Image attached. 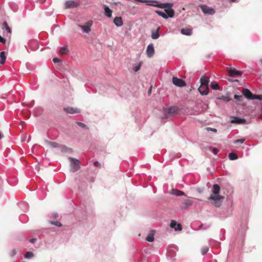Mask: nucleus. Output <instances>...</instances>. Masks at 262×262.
I'll list each match as a JSON object with an SVG mask.
<instances>
[{
	"label": "nucleus",
	"instance_id": "f257e3e1",
	"mask_svg": "<svg viewBox=\"0 0 262 262\" xmlns=\"http://www.w3.org/2000/svg\"><path fill=\"white\" fill-rule=\"evenodd\" d=\"M233 210L232 203L229 204L226 207H223L220 214V217L225 219L230 216L232 214Z\"/></svg>",
	"mask_w": 262,
	"mask_h": 262
},
{
	"label": "nucleus",
	"instance_id": "f03ea898",
	"mask_svg": "<svg viewBox=\"0 0 262 262\" xmlns=\"http://www.w3.org/2000/svg\"><path fill=\"white\" fill-rule=\"evenodd\" d=\"M156 12L158 15L165 19L172 18L174 15V11L173 9H164V11L157 10Z\"/></svg>",
	"mask_w": 262,
	"mask_h": 262
},
{
	"label": "nucleus",
	"instance_id": "7ed1b4c3",
	"mask_svg": "<svg viewBox=\"0 0 262 262\" xmlns=\"http://www.w3.org/2000/svg\"><path fill=\"white\" fill-rule=\"evenodd\" d=\"M179 108L177 106H170L163 110L164 115L165 118L174 116L178 112Z\"/></svg>",
	"mask_w": 262,
	"mask_h": 262
},
{
	"label": "nucleus",
	"instance_id": "20e7f679",
	"mask_svg": "<svg viewBox=\"0 0 262 262\" xmlns=\"http://www.w3.org/2000/svg\"><path fill=\"white\" fill-rule=\"evenodd\" d=\"M70 162L71 171L74 172L78 171L80 168V162L78 160L70 157L69 158Z\"/></svg>",
	"mask_w": 262,
	"mask_h": 262
},
{
	"label": "nucleus",
	"instance_id": "39448f33",
	"mask_svg": "<svg viewBox=\"0 0 262 262\" xmlns=\"http://www.w3.org/2000/svg\"><path fill=\"white\" fill-rule=\"evenodd\" d=\"M224 197L220 195H213L211 194L209 198V200L213 201L212 203L216 207H220L222 203V201L224 199Z\"/></svg>",
	"mask_w": 262,
	"mask_h": 262
},
{
	"label": "nucleus",
	"instance_id": "423d86ee",
	"mask_svg": "<svg viewBox=\"0 0 262 262\" xmlns=\"http://www.w3.org/2000/svg\"><path fill=\"white\" fill-rule=\"evenodd\" d=\"M27 51L29 52V49L31 51H35L38 49V43L36 40H30L29 41L27 46H25Z\"/></svg>",
	"mask_w": 262,
	"mask_h": 262
},
{
	"label": "nucleus",
	"instance_id": "0eeeda50",
	"mask_svg": "<svg viewBox=\"0 0 262 262\" xmlns=\"http://www.w3.org/2000/svg\"><path fill=\"white\" fill-rule=\"evenodd\" d=\"M200 7L204 14L213 15L215 13L214 10L211 7H209L204 5H201L200 6Z\"/></svg>",
	"mask_w": 262,
	"mask_h": 262
},
{
	"label": "nucleus",
	"instance_id": "6e6552de",
	"mask_svg": "<svg viewBox=\"0 0 262 262\" xmlns=\"http://www.w3.org/2000/svg\"><path fill=\"white\" fill-rule=\"evenodd\" d=\"M172 81L174 85L179 87H183L186 85V82L184 80L177 77H173L172 78Z\"/></svg>",
	"mask_w": 262,
	"mask_h": 262
},
{
	"label": "nucleus",
	"instance_id": "1a4fd4ad",
	"mask_svg": "<svg viewBox=\"0 0 262 262\" xmlns=\"http://www.w3.org/2000/svg\"><path fill=\"white\" fill-rule=\"evenodd\" d=\"M152 6L160 8H165V9H172V7L173 4L172 3H159L157 4H151Z\"/></svg>",
	"mask_w": 262,
	"mask_h": 262
},
{
	"label": "nucleus",
	"instance_id": "9d476101",
	"mask_svg": "<svg viewBox=\"0 0 262 262\" xmlns=\"http://www.w3.org/2000/svg\"><path fill=\"white\" fill-rule=\"evenodd\" d=\"M228 72L230 77H239L242 75V72L241 71L232 68L228 69Z\"/></svg>",
	"mask_w": 262,
	"mask_h": 262
},
{
	"label": "nucleus",
	"instance_id": "9b49d317",
	"mask_svg": "<svg viewBox=\"0 0 262 262\" xmlns=\"http://www.w3.org/2000/svg\"><path fill=\"white\" fill-rule=\"evenodd\" d=\"M246 120L245 118H239L236 116L232 117L231 123L237 124H244L246 123Z\"/></svg>",
	"mask_w": 262,
	"mask_h": 262
},
{
	"label": "nucleus",
	"instance_id": "f8f14e48",
	"mask_svg": "<svg viewBox=\"0 0 262 262\" xmlns=\"http://www.w3.org/2000/svg\"><path fill=\"white\" fill-rule=\"evenodd\" d=\"M193 205V202L190 200H185L181 205L182 210H186Z\"/></svg>",
	"mask_w": 262,
	"mask_h": 262
},
{
	"label": "nucleus",
	"instance_id": "ddd939ff",
	"mask_svg": "<svg viewBox=\"0 0 262 262\" xmlns=\"http://www.w3.org/2000/svg\"><path fill=\"white\" fill-rule=\"evenodd\" d=\"M78 6L79 4L73 1H66L64 4L66 9L74 8L77 7Z\"/></svg>",
	"mask_w": 262,
	"mask_h": 262
},
{
	"label": "nucleus",
	"instance_id": "4468645a",
	"mask_svg": "<svg viewBox=\"0 0 262 262\" xmlns=\"http://www.w3.org/2000/svg\"><path fill=\"white\" fill-rule=\"evenodd\" d=\"M243 95H244L246 98L249 100L253 99L254 94L248 89L244 88L242 91Z\"/></svg>",
	"mask_w": 262,
	"mask_h": 262
},
{
	"label": "nucleus",
	"instance_id": "2eb2a0df",
	"mask_svg": "<svg viewBox=\"0 0 262 262\" xmlns=\"http://www.w3.org/2000/svg\"><path fill=\"white\" fill-rule=\"evenodd\" d=\"M146 52L149 58H151L153 56L155 53V49L152 43H150L147 46Z\"/></svg>",
	"mask_w": 262,
	"mask_h": 262
},
{
	"label": "nucleus",
	"instance_id": "dca6fc26",
	"mask_svg": "<svg viewBox=\"0 0 262 262\" xmlns=\"http://www.w3.org/2000/svg\"><path fill=\"white\" fill-rule=\"evenodd\" d=\"M170 227L171 228H173L175 231H181L182 230V225L180 224L177 223L174 220H171Z\"/></svg>",
	"mask_w": 262,
	"mask_h": 262
},
{
	"label": "nucleus",
	"instance_id": "f3484780",
	"mask_svg": "<svg viewBox=\"0 0 262 262\" xmlns=\"http://www.w3.org/2000/svg\"><path fill=\"white\" fill-rule=\"evenodd\" d=\"M247 229V219H245L244 220L242 221V222H241L239 231L240 232H241L242 234H243L245 233V232Z\"/></svg>",
	"mask_w": 262,
	"mask_h": 262
},
{
	"label": "nucleus",
	"instance_id": "a211bd4d",
	"mask_svg": "<svg viewBox=\"0 0 262 262\" xmlns=\"http://www.w3.org/2000/svg\"><path fill=\"white\" fill-rule=\"evenodd\" d=\"M92 25L91 21H89L85 25H79V27L81 28L84 32L89 33L91 31L90 27Z\"/></svg>",
	"mask_w": 262,
	"mask_h": 262
},
{
	"label": "nucleus",
	"instance_id": "6ab92c4d",
	"mask_svg": "<svg viewBox=\"0 0 262 262\" xmlns=\"http://www.w3.org/2000/svg\"><path fill=\"white\" fill-rule=\"evenodd\" d=\"M64 111L68 113V114H75V113H79L80 110L77 108H74L72 107H64L63 108Z\"/></svg>",
	"mask_w": 262,
	"mask_h": 262
},
{
	"label": "nucleus",
	"instance_id": "aec40b11",
	"mask_svg": "<svg viewBox=\"0 0 262 262\" xmlns=\"http://www.w3.org/2000/svg\"><path fill=\"white\" fill-rule=\"evenodd\" d=\"M198 91L201 95L205 96L209 93L208 86H200L198 88Z\"/></svg>",
	"mask_w": 262,
	"mask_h": 262
},
{
	"label": "nucleus",
	"instance_id": "412c9836",
	"mask_svg": "<svg viewBox=\"0 0 262 262\" xmlns=\"http://www.w3.org/2000/svg\"><path fill=\"white\" fill-rule=\"evenodd\" d=\"M209 81H210V79L208 77L203 76L200 79V83H201L200 86H208Z\"/></svg>",
	"mask_w": 262,
	"mask_h": 262
},
{
	"label": "nucleus",
	"instance_id": "4be33fe9",
	"mask_svg": "<svg viewBox=\"0 0 262 262\" xmlns=\"http://www.w3.org/2000/svg\"><path fill=\"white\" fill-rule=\"evenodd\" d=\"M114 23L115 25L118 27L123 25V20L121 17H116L114 19Z\"/></svg>",
	"mask_w": 262,
	"mask_h": 262
},
{
	"label": "nucleus",
	"instance_id": "5701e85b",
	"mask_svg": "<svg viewBox=\"0 0 262 262\" xmlns=\"http://www.w3.org/2000/svg\"><path fill=\"white\" fill-rule=\"evenodd\" d=\"M220 191V187L218 184H214L212 187V194L213 195H218Z\"/></svg>",
	"mask_w": 262,
	"mask_h": 262
},
{
	"label": "nucleus",
	"instance_id": "b1692460",
	"mask_svg": "<svg viewBox=\"0 0 262 262\" xmlns=\"http://www.w3.org/2000/svg\"><path fill=\"white\" fill-rule=\"evenodd\" d=\"M181 33L183 35L190 36L192 34V30L189 28H183L181 30Z\"/></svg>",
	"mask_w": 262,
	"mask_h": 262
},
{
	"label": "nucleus",
	"instance_id": "393cba45",
	"mask_svg": "<svg viewBox=\"0 0 262 262\" xmlns=\"http://www.w3.org/2000/svg\"><path fill=\"white\" fill-rule=\"evenodd\" d=\"M104 9L105 15L108 17H111L112 15V10L106 6H105Z\"/></svg>",
	"mask_w": 262,
	"mask_h": 262
},
{
	"label": "nucleus",
	"instance_id": "a878e982",
	"mask_svg": "<svg viewBox=\"0 0 262 262\" xmlns=\"http://www.w3.org/2000/svg\"><path fill=\"white\" fill-rule=\"evenodd\" d=\"M172 194L176 196L186 195L183 191L177 189H172Z\"/></svg>",
	"mask_w": 262,
	"mask_h": 262
},
{
	"label": "nucleus",
	"instance_id": "bb28decb",
	"mask_svg": "<svg viewBox=\"0 0 262 262\" xmlns=\"http://www.w3.org/2000/svg\"><path fill=\"white\" fill-rule=\"evenodd\" d=\"M0 64H3L6 59V53L5 51L0 52Z\"/></svg>",
	"mask_w": 262,
	"mask_h": 262
},
{
	"label": "nucleus",
	"instance_id": "cd10ccee",
	"mask_svg": "<svg viewBox=\"0 0 262 262\" xmlns=\"http://www.w3.org/2000/svg\"><path fill=\"white\" fill-rule=\"evenodd\" d=\"M2 29H5L8 33L9 34H11V30L10 28L9 27L6 21H4L2 24Z\"/></svg>",
	"mask_w": 262,
	"mask_h": 262
},
{
	"label": "nucleus",
	"instance_id": "c85d7f7f",
	"mask_svg": "<svg viewBox=\"0 0 262 262\" xmlns=\"http://www.w3.org/2000/svg\"><path fill=\"white\" fill-rule=\"evenodd\" d=\"M42 112V108L40 107H35L34 108V116L37 117L41 115Z\"/></svg>",
	"mask_w": 262,
	"mask_h": 262
},
{
	"label": "nucleus",
	"instance_id": "c756f323",
	"mask_svg": "<svg viewBox=\"0 0 262 262\" xmlns=\"http://www.w3.org/2000/svg\"><path fill=\"white\" fill-rule=\"evenodd\" d=\"M146 239L149 242H152L154 241V234L152 231L148 234Z\"/></svg>",
	"mask_w": 262,
	"mask_h": 262
},
{
	"label": "nucleus",
	"instance_id": "7c9ffc66",
	"mask_svg": "<svg viewBox=\"0 0 262 262\" xmlns=\"http://www.w3.org/2000/svg\"><path fill=\"white\" fill-rule=\"evenodd\" d=\"M210 87L213 90H218L220 89L219 85L216 81H212L210 83Z\"/></svg>",
	"mask_w": 262,
	"mask_h": 262
},
{
	"label": "nucleus",
	"instance_id": "2f4dec72",
	"mask_svg": "<svg viewBox=\"0 0 262 262\" xmlns=\"http://www.w3.org/2000/svg\"><path fill=\"white\" fill-rule=\"evenodd\" d=\"M46 143L48 145L51 146L52 148H56L59 146V144L57 143L54 142L47 141H46Z\"/></svg>",
	"mask_w": 262,
	"mask_h": 262
},
{
	"label": "nucleus",
	"instance_id": "473e14b6",
	"mask_svg": "<svg viewBox=\"0 0 262 262\" xmlns=\"http://www.w3.org/2000/svg\"><path fill=\"white\" fill-rule=\"evenodd\" d=\"M228 157L230 160H235L238 159L237 154L233 152L229 153Z\"/></svg>",
	"mask_w": 262,
	"mask_h": 262
},
{
	"label": "nucleus",
	"instance_id": "72a5a7b5",
	"mask_svg": "<svg viewBox=\"0 0 262 262\" xmlns=\"http://www.w3.org/2000/svg\"><path fill=\"white\" fill-rule=\"evenodd\" d=\"M218 99L220 100H222L225 102H229L231 99L229 98V96H224L222 95L217 98Z\"/></svg>",
	"mask_w": 262,
	"mask_h": 262
},
{
	"label": "nucleus",
	"instance_id": "f704fd0d",
	"mask_svg": "<svg viewBox=\"0 0 262 262\" xmlns=\"http://www.w3.org/2000/svg\"><path fill=\"white\" fill-rule=\"evenodd\" d=\"M33 256H34V254L32 252L27 251L25 254V257L27 259H29V258L33 257Z\"/></svg>",
	"mask_w": 262,
	"mask_h": 262
},
{
	"label": "nucleus",
	"instance_id": "c9c22d12",
	"mask_svg": "<svg viewBox=\"0 0 262 262\" xmlns=\"http://www.w3.org/2000/svg\"><path fill=\"white\" fill-rule=\"evenodd\" d=\"M151 37L154 39H157L160 37V34L158 33L157 32H152Z\"/></svg>",
	"mask_w": 262,
	"mask_h": 262
},
{
	"label": "nucleus",
	"instance_id": "e433bc0d",
	"mask_svg": "<svg viewBox=\"0 0 262 262\" xmlns=\"http://www.w3.org/2000/svg\"><path fill=\"white\" fill-rule=\"evenodd\" d=\"M50 223H51L52 225H55L57 227H61L62 226L61 223L57 221H50Z\"/></svg>",
	"mask_w": 262,
	"mask_h": 262
},
{
	"label": "nucleus",
	"instance_id": "4c0bfd02",
	"mask_svg": "<svg viewBox=\"0 0 262 262\" xmlns=\"http://www.w3.org/2000/svg\"><path fill=\"white\" fill-rule=\"evenodd\" d=\"M68 52V49L66 47H62L60 50V53L61 54H65Z\"/></svg>",
	"mask_w": 262,
	"mask_h": 262
},
{
	"label": "nucleus",
	"instance_id": "58836bf2",
	"mask_svg": "<svg viewBox=\"0 0 262 262\" xmlns=\"http://www.w3.org/2000/svg\"><path fill=\"white\" fill-rule=\"evenodd\" d=\"M208 250H209V248L208 247L205 246V247H203L201 250L202 254V255L206 254L208 252Z\"/></svg>",
	"mask_w": 262,
	"mask_h": 262
},
{
	"label": "nucleus",
	"instance_id": "ea45409f",
	"mask_svg": "<svg viewBox=\"0 0 262 262\" xmlns=\"http://www.w3.org/2000/svg\"><path fill=\"white\" fill-rule=\"evenodd\" d=\"M76 123L81 128L88 129L87 126L85 124L80 122H76Z\"/></svg>",
	"mask_w": 262,
	"mask_h": 262
},
{
	"label": "nucleus",
	"instance_id": "a19ab883",
	"mask_svg": "<svg viewBox=\"0 0 262 262\" xmlns=\"http://www.w3.org/2000/svg\"><path fill=\"white\" fill-rule=\"evenodd\" d=\"M252 100H262V95H254Z\"/></svg>",
	"mask_w": 262,
	"mask_h": 262
},
{
	"label": "nucleus",
	"instance_id": "79ce46f5",
	"mask_svg": "<svg viewBox=\"0 0 262 262\" xmlns=\"http://www.w3.org/2000/svg\"><path fill=\"white\" fill-rule=\"evenodd\" d=\"M245 139L244 138L237 139L233 141V143L235 144H238V143H243L245 142Z\"/></svg>",
	"mask_w": 262,
	"mask_h": 262
},
{
	"label": "nucleus",
	"instance_id": "37998d69",
	"mask_svg": "<svg viewBox=\"0 0 262 262\" xmlns=\"http://www.w3.org/2000/svg\"><path fill=\"white\" fill-rule=\"evenodd\" d=\"M234 98L236 100L239 101L243 98V96L242 95H237V94H235L234 95Z\"/></svg>",
	"mask_w": 262,
	"mask_h": 262
},
{
	"label": "nucleus",
	"instance_id": "c03bdc74",
	"mask_svg": "<svg viewBox=\"0 0 262 262\" xmlns=\"http://www.w3.org/2000/svg\"><path fill=\"white\" fill-rule=\"evenodd\" d=\"M219 149L215 147H213L212 150V152L215 155H217V153L219 152Z\"/></svg>",
	"mask_w": 262,
	"mask_h": 262
},
{
	"label": "nucleus",
	"instance_id": "a18cd8bd",
	"mask_svg": "<svg viewBox=\"0 0 262 262\" xmlns=\"http://www.w3.org/2000/svg\"><path fill=\"white\" fill-rule=\"evenodd\" d=\"M140 64H138L134 68V70L135 72H138L140 69Z\"/></svg>",
	"mask_w": 262,
	"mask_h": 262
},
{
	"label": "nucleus",
	"instance_id": "49530a36",
	"mask_svg": "<svg viewBox=\"0 0 262 262\" xmlns=\"http://www.w3.org/2000/svg\"><path fill=\"white\" fill-rule=\"evenodd\" d=\"M16 254V251L15 249H13L10 253V256L13 257Z\"/></svg>",
	"mask_w": 262,
	"mask_h": 262
},
{
	"label": "nucleus",
	"instance_id": "de8ad7c7",
	"mask_svg": "<svg viewBox=\"0 0 262 262\" xmlns=\"http://www.w3.org/2000/svg\"><path fill=\"white\" fill-rule=\"evenodd\" d=\"M53 61L54 62V63H57V62H61V60L59 59V58H56V57H55L53 59Z\"/></svg>",
	"mask_w": 262,
	"mask_h": 262
},
{
	"label": "nucleus",
	"instance_id": "09e8293b",
	"mask_svg": "<svg viewBox=\"0 0 262 262\" xmlns=\"http://www.w3.org/2000/svg\"><path fill=\"white\" fill-rule=\"evenodd\" d=\"M207 130H208V131H209V130H210V131H212V132H214V133H216V132H217V130H216V129L214 128L207 127Z\"/></svg>",
	"mask_w": 262,
	"mask_h": 262
},
{
	"label": "nucleus",
	"instance_id": "8fccbe9b",
	"mask_svg": "<svg viewBox=\"0 0 262 262\" xmlns=\"http://www.w3.org/2000/svg\"><path fill=\"white\" fill-rule=\"evenodd\" d=\"M94 165L96 167H100L101 166V164L98 161H95L94 162Z\"/></svg>",
	"mask_w": 262,
	"mask_h": 262
},
{
	"label": "nucleus",
	"instance_id": "3c124183",
	"mask_svg": "<svg viewBox=\"0 0 262 262\" xmlns=\"http://www.w3.org/2000/svg\"><path fill=\"white\" fill-rule=\"evenodd\" d=\"M0 42L3 43H5L6 39L2 36L0 35Z\"/></svg>",
	"mask_w": 262,
	"mask_h": 262
},
{
	"label": "nucleus",
	"instance_id": "603ef678",
	"mask_svg": "<svg viewBox=\"0 0 262 262\" xmlns=\"http://www.w3.org/2000/svg\"><path fill=\"white\" fill-rule=\"evenodd\" d=\"M34 100H32L30 103H29L28 105L29 106V107H32L34 105Z\"/></svg>",
	"mask_w": 262,
	"mask_h": 262
},
{
	"label": "nucleus",
	"instance_id": "864d4df0",
	"mask_svg": "<svg viewBox=\"0 0 262 262\" xmlns=\"http://www.w3.org/2000/svg\"><path fill=\"white\" fill-rule=\"evenodd\" d=\"M158 4V2L156 1H151V3H149L147 5H149V6H152L150 4Z\"/></svg>",
	"mask_w": 262,
	"mask_h": 262
},
{
	"label": "nucleus",
	"instance_id": "5fc2aeb1",
	"mask_svg": "<svg viewBox=\"0 0 262 262\" xmlns=\"http://www.w3.org/2000/svg\"><path fill=\"white\" fill-rule=\"evenodd\" d=\"M37 241V239L36 238H32L30 239V242L31 243H34Z\"/></svg>",
	"mask_w": 262,
	"mask_h": 262
},
{
	"label": "nucleus",
	"instance_id": "6e6d98bb",
	"mask_svg": "<svg viewBox=\"0 0 262 262\" xmlns=\"http://www.w3.org/2000/svg\"><path fill=\"white\" fill-rule=\"evenodd\" d=\"M52 215H53V217H54L55 219L58 216V213H56V212L53 213Z\"/></svg>",
	"mask_w": 262,
	"mask_h": 262
},
{
	"label": "nucleus",
	"instance_id": "4d7b16f0",
	"mask_svg": "<svg viewBox=\"0 0 262 262\" xmlns=\"http://www.w3.org/2000/svg\"><path fill=\"white\" fill-rule=\"evenodd\" d=\"M3 137H4V135H3V134L1 132H0V140H1V139H2Z\"/></svg>",
	"mask_w": 262,
	"mask_h": 262
},
{
	"label": "nucleus",
	"instance_id": "13d9d810",
	"mask_svg": "<svg viewBox=\"0 0 262 262\" xmlns=\"http://www.w3.org/2000/svg\"><path fill=\"white\" fill-rule=\"evenodd\" d=\"M160 29V27H158L155 32H157L158 33H159Z\"/></svg>",
	"mask_w": 262,
	"mask_h": 262
},
{
	"label": "nucleus",
	"instance_id": "bf43d9fd",
	"mask_svg": "<svg viewBox=\"0 0 262 262\" xmlns=\"http://www.w3.org/2000/svg\"><path fill=\"white\" fill-rule=\"evenodd\" d=\"M236 1V0H228V2L230 3H234Z\"/></svg>",
	"mask_w": 262,
	"mask_h": 262
},
{
	"label": "nucleus",
	"instance_id": "052dcab7",
	"mask_svg": "<svg viewBox=\"0 0 262 262\" xmlns=\"http://www.w3.org/2000/svg\"><path fill=\"white\" fill-rule=\"evenodd\" d=\"M90 181L91 182H94V177H91L90 179Z\"/></svg>",
	"mask_w": 262,
	"mask_h": 262
},
{
	"label": "nucleus",
	"instance_id": "680f3d73",
	"mask_svg": "<svg viewBox=\"0 0 262 262\" xmlns=\"http://www.w3.org/2000/svg\"><path fill=\"white\" fill-rule=\"evenodd\" d=\"M151 86L150 87L149 89V91H148V93L150 94L151 93Z\"/></svg>",
	"mask_w": 262,
	"mask_h": 262
},
{
	"label": "nucleus",
	"instance_id": "e2e57ef3",
	"mask_svg": "<svg viewBox=\"0 0 262 262\" xmlns=\"http://www.w3.org/2000/svg\"><path fill=\"white\" fill-rule=\"evenodd\" d=\"M170 252V250H168V253H167V256H168V255H169V254Z\"/></svg>",
	"mask_w": 262,
	"mask_h": 262
},
{
	"label": "nucleus",
	"instance_id": "0e129e2a",
	"mask_svg": "<svg viewBox=\"0 0 262 262\" xmlns=\"http://www.w3.org/2000/svg\"><path fill=\"white\" fill-rule=\"evenodd\" d=\"M260 62L262 63V59H260Z\"/></svg>",
	"mask_w": 262,
	"mask_h": 262
},
{
	"label": "nucleus",
	"instance_id": "69168bd1",
	"mask_svg": "<svg viewBox=\"0 0 262 262\" xmlns=\"http://www.w3.org/2000/svg\"><path fill=\"white\" fill-rule=\"evenodd\" d=\"M17 9V6H16V9Z\"/></svg>",
	"mask_w": 262,
	"mask_h": 262
}]
</instances>
